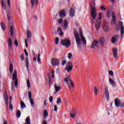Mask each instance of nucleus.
<instances>
[{"mask_svg":"<svg viewBox=\"0 0 124 124\" xmlns=\"http://www.w3.org/2000/svg\"><path fill=\"white\" fill-rule=\"evenodd\" d=\"M16 116L17 118H20L21 117V110H17L16 111Z\"/></svg>","mask_w":124,"mask_h":124,"instance_id":"32","label":"nucleus"},{"mask_svg":"<svg viewBox=\"0 0 124 124\" xmlns=\"http://www.w3.org/2000/svg\"><path fill=\"white\" fill-rule=\"evenodd\" d=\"M0 26H1L3 31H5V25H4V23L2 22H1Z\"/></svg>","mask_w":124,"mask_h":124,"instance_id":"36","label":"nucleus"},{"mask_svg":"<svg viewBox=\"0 0 124 124\" xmlns=\"http://www.w3.org/2000/svg\"><path fill=\"white\" fill-rule=\"evenodd\" d=\"M57 104H61L62 103V99L61 98H58L57 100Z\"/></svg>","mask_w":124,"mask_h":124,"instance_id":"40","label":"nucleus"},{"mask_svg":"<svg viewBox=\"0 0 124 124\" xmlns=\"http://www.w3.org/2000/svg\"><path fill=\"white\" fill-rule=\"evenodd\" d=\"M68 80H69V81H70V80H71V79H70V78H69V77H68L65 78L64 79V82H66V83H67V82H68Z\"/></svg>","mask_w":124,"mask_h":124,"instance_id":"43","label":"nucleus"},{"mask_svg":"<svg viewBox=\"0 0 124 124\" xmlns=\"http://www.w3.org/2000/svg\"><path fill=\"white\" fill-rule=\"evenodd\" d=\"M12 90L13 91H15V89L14 88V84H13V82L12 83Z\"/></svg>","mask_w":124,"mask_h":124,"instance_id":"58","label":"nucleus"},{"mask_svg":"<svg viewBox=\"0 0 124 124\" xmlns=\"http://www.w3.org/2000/svg\"><path fill=\"white\" fill-rule=\"evenodd\" d=\"M7 16H8V20L9 21V24L10 25H12V22H11V21L10 20H11V18L10 17V16H8V14H7Z\"/></svg>","mask_w":124,"mask_h":124,"instance_id":"41","label":"nucleus"},{"mask_svg":"<svg viewBox=\"0 0 124 124\" xmlns=\"http://www.w3.org/2000/svg\"><path fill=\"white\" fill-rule=\"evenodd\" d=\"M65 68L67 72H70V71L72 70V68H73V63H72V62H68Z\"/></svg>","mask_w":124,"mask_h":124,"instance_id":"5","label":"nucleus"},{"mask_svg":"<svg viewBox=\"0 0 124 124\" xmlns=\"http://www.w3.org/2000/svg\"><path fill=\"white\" fill-rule=\"evenodd\" d=\"M70 116L73 118H74L76 116V111L74 110L72 112L70 113Z\"/></svg>","mask_w":124,"mask_h":124,"instance_id":"27","label":"nucleus"},{"mask_svg":"<svg viewBox=\"0 0 124 124\" xmlns=\"http://www.w3.org/2000/svg\"><path fill=\"white\" fill-rule=\"evenodd\" d=\"M109 83L110 84V85H112V86H113V87H114L115 88H116V82H115L113 79L109 78Z\"/></svg>","mask_w":124,"mask_h":124,"instance_id":"25","label":"nucleus"},{"mask_svg":"<svg viewBox=\"0 0 124 124\" xmlns=\"http://www.w3.org/2000/svg\"><path fill=\"white\" fill-rule=\"evenodd\" d=\"M99 16H100L98 18H97L96 20V22L95 23V26L96 28V30L98 31L99 28H100V23H101V21L100 20L102 19V16H101V14H99Z\"/></svg>","mask_w":124,"mask_h":124,"instance_id":"3","label":"nucleus"},{"mask_svg":"<svg viewBox=\"0 0 124 124\" xmlns=\"http://www.w3.org/2000/svg\"><path fill=\"white\" fill-rule=\"evenodd\" d=\"M93 91L95 93V95H97V93H98V90L97 89V88L96 87V86L94 87Z\"/></svg>","mask_w":124,"mask_h":124,"instance_id":"33","label":"nucleus"},{"mask_svg":"<svg viewBox=\"0 0 124 124\" xmlns=\"http://www.w3.org/2000/svg\"><path fill=\"white\" fill-rule=\"evenodd\" d=\"M95 5V4L94 3V2H91V16L93 19V20L95 19V18L96 17V9L95 8L93 7Z\"/></svg>","mask_w":124,"mask_h":124,"instance_id":"1","label":"nucleus"},{"mask_svg":"<svg viewBox=\"0 0 124 124\" xmlns=\"http://www.w3.org/2000/svg\"><path fill=\"white\" fill-rule=\"evenodd\" d=\"M25 43L26 48H28V43L27 42V40L26 39L25 40Z\"/></svg>","mask_w":124,"mask_h":124,"instance_id":"60","label":"nucleus"},{"mask_svg":"<svg viewBox=\"0 0 124 124\" xmlns=\"http://www.w3.org/2000/svg\"><path fill=\"white\" fill-rule=\"evenodd\" d=\"M49 100L50 103L53 102V96H50L49 97Z\"/></svg>","mask_w":124,"mask_h":124,"instance_id":"52","label":"nucleus"},{"mask_svg":"<svg viewBox=\"0 0 124 124\" xmlns=\"http://www.w3.org/2000/svg\"><path fill=\"white\" fill-rule=\"evenodd\" d=\"M63 25L65 30H66L67 29V26H68V22H67V20H64Z\"/></svg>","mask_w":124,"mask_h":124,"instance_id":"26","label":"nucleus"},{"mask_svg":"<svg viewBox=\"0 0 124 124\" xmlns=\"http://www.w3.org/2000/svg\"><path fill=\"white\" fill-rule=\"evenodd\" d=\"M96 47H98V41L94 40L93 42L92 45L90 46L91 49H94Z\"/></svg>","mask_w":124,"mask_h":124,"instance_id":"10","label":"nucleus"},{"mask_svg":"<svg viewBox=\"0 0 124 124\" xmlns=\"http://www.w3.org/2000/svg\"><path fill=\"white\" fill-rule=\"evenodd\" d=\"M33 62H36V57H34L33 58Z\"/></svg>","mask_w":124,"mask_h":124,"instance_id":"63","label":"nucleus"},{"mask_svg":"<svg viewBox=\"0 0 124 124\" xmlns=\"http://www.w3.org/2000/svg\"><path fill=\"white\" fill-rule=\"evenodd\" d=\"M70 83L71 84V86L72 88H74V83H73V82H72V80L71 79H70Z\"/></svg>","mask_w":124,"mask_h":124,"instance_id":"46","label":"nucleus"},{"mask_svg":"<svg viewBox=\"0 0 124 124\" xmlns=\"http://www.w3.org/2000/svg\"><path fill=\"white\" fill-rule=\"evenodd\" d=\"M105 95L107 100H109L110 98L109 97V90L108 88H106L105 90Z\"/></svg>","mask_w":124,"mask_h":124,"instance_id":"15","label":"nucleus"},{"mask_svg":"<svg viewBox=\"0 0 124 124\" xmlns=\"http://www.w3.org/2000/svg\"><path fill=\"white\" fill-rule=\"evenodd\" d=\"M9 69H10V72H11V73L12 72H13V65L12 64H10Z\"/></svg>","mask_w":124,"mask_h":124,"instance_id":"37","label":"nucleus"},{"mask_svg":"<svg viewBox=\"0 0 124 124\" xmlns=\"http://www.w3.org/2000/svg\"><path fill=\"white\" fill-rule=\"evenodd\" d=\"M55 44H56V45L59 44V38L58 37L55 38Z\"/></svg>","mask_w":124,"mask_h":124,"instance_id":"45","label":"nucleus"},{"mask_svg":"<svg viewBox=\"0 0 124 124\" xmlns=\"http://www.w3.org/2000/svg\"><path fill=\"white\" fill-rule=\"evenodd\" d=\"M108 74L109 75H110V76H112V78H114V73L113 72V71H109L108 72Z\"/></svg>","mask_w":124,"mask_h":124,"instance_id":"38","label":"nucleus"},{"mask_svg":"<svg viewBox=\"0 0 124 124\" xmlns=\"http://www.w3.org/2000/svg\"><path fill=\"white\" fill-rule=\"evenodd\" d=\"M74 35L75 36V39L78 48H81V39L79 37V35L78 34V33H77V31H74Z\"/></svg>","mask_w":124,"mask_h":124,"instance_id":"2","label":"nucleus"},{"mask_svg":"<svg viewBox=\"0 0 124 124\" xmlns=\"http://www.w3.org/2000/svg\"><path fill=\"white\" fill-rule=\"evenodd\" d=\"M79 33L80 34L81 40L83 42V44L86 45V44H87V41L86 40V38H85V37L83 36V33H82V31H80Z\"/></svg>","mask_w":124,"mask_h":124,"instance_id":"17","label":"nucleus"},{"mask_svg":"<svg viewBox=\"0 0 124 124\" xmlns=\"http://www.w3.org/2000/svg\"><path fill=\"white\" fill-rule=\"evenodd\" d=\"M48 117V111H47V110H44L43 112V119L44 120H45L47 119V117Z\"/></svg>","mask_w":124,"mask_h":124,"instance_id":"23","label":"nucleus"},{"mask_svg":"<svg viewBox=\"0 0 124 124\" xmlns=\"http://www.w3.org/2000/svg\"><path fill=\"white\" fill-rule=\"evenodd\" d=\"M1 5L4 9H5L6 8V4L5 3V1L1 2Z\"/></svg>","mask_w":124,"mask_h":124,"instance_id":"35","label":"nucleus"},{"mask_svg":"<svg viewBox=\"0 0 124 124\" xmlns=\"http://www.w3.org/2000/svg\"><path fill=\"white\" fill-rule=\"evenodd\" d=\"M41 61V59H40V53H39L38 54V57H37L38 62H40Z\"/></svg>","mask_w":124,"mask_h":124,"instance_id":"44","label":"nucleus"},{"mask_svg":"<svg viewBox=\"0 0 124 124\" xmlns=\"http://www.w3.org/2000/svg\"><path fill=\"white\" fill-rule=\"evenodd\" d=\"M62 19L60 18L58 20V23L59 24H62Z\"/></svg>","mask_w":124,"mask_h":124,"instance_id":"54","label":"nucleus"},{"mask_svg":"<svg viewBox=\"0 0 124 124\" xmlns=\"http://www.w3.org/2000/svg\"><path fill=\"white\" fill-rule=\"evenodd\" d=\"M104 26H108L107 20H104Z\"/></svg>","mask_w":124,"mask_h":124,"instance_id":"59","label":"nucleus"},{"mask_svg":"<svg viewBox=\"0 0 124 124\" xmlns=\"http://www.w3.org/2000/svg\"><path fill=\"white\" fill-rule=\"evenodd\" d=\"M101 10L102 11H105L106 10V7H104V6H102L101 7Z\"/></svg>","mask_w":124,"mask_h":124,"instance_id":"48","label":"nucleus"},{"mask_svg":"<svg viewBox=\"0 0 124 124\" xmlns=\"http://www.w3.org/2000/svg\"><path fill=\"white\" fill-rule=\"evenodd\" d=\"M27 87L28 89H30L31 88V83L30 82V79H27Z\"/></svg>","mask_w":124,"mask_h":124,"instance_id":"42","label":"nucleus"},{"mask_svg":"<svg viewBox=\"0 0 124 124\" xmlns=\"http://www.w3.org/2000/svg\"><path fill=\"white\" fill-rule=\"evenodd\" d=\"M14 44L16 46V47H18V41L17 40H16L15 42H14Z\"/></svg>","mask_w":124,"mask_h":124,"instance_id":"50","label":"nucleus"},{"mask_svg":"<svg viewBox=\"0 0 124 124\" xmlns=\"http://www.w3.org/2000/svg\"><path fill=\"white\" fill-rule=\"evenodd\" d=\"M54 89H55L56 92H58L61 89H62V87L57 86V84H54Z\"/></svg>","mask_w":124,"mask_h":124,"instance_id":"29","label":"nucleus"},{"mask_svg":"<svg viewBox=\"0 0 124 124\" xmlns=\"http://www.w3.org/2000/svg\"><path fill=\"white\" fill-rule=\"evenodd\" d=\"M59 63H60L59 60L57 59H52V61H51V64L52 65H55V66H57V65H59Z\"/></svg>","mask_w":124,"mask_h":124,"instance_id":"12","label":"nucleus"},{"mask_svg":"<svg viewBox=\"0 0 124 124\" xmlns=\"http://www.w3.org/2000/svg\"><path fill=\"white\" fill-rule=\"evenodd\" d=\"M118 28L120 29L121 31V34H124V23L123 22H119L118 24Z\"/></svg>","mask_w":124,"mask_h":124,"instance_id":"9","label":"nucleus"},{"mask_svg":"<svg viewBox=\"0 0 124 124\" xmlns=\"http://www.w3.org/2000/svg\"><path fill=\"white\" fill-rule=\"evenodd\" d=\"M31 2L32 7H34V2L36 5H37L39 3L38 0H31Z\"/></svg>","mask_w":124,"mask_h":124,"instance_id":"20","label":"nucleus"},{"mask_svg":"<svg viewBox=\"0 0 124 124\" xmlns=\"http://www.w3.org/2000/svg\"><path fill=\"white\" fill-rule=\"evenodd\" d=\"M54 111H55V112L58 111V108H57V106H54Z\"/></svg>","mask_w":124,"mask_h":124,"instance_id":"61","label":"nucleus"},{"mask_svg":"<svg viewBox=\"0 0 124 124\" xmlns=\"http://www.w3.org/2000/svg\"><path fill=\"white\" fill-rule=\"evenodd\" d=\"M20 60H21L22 61H24V60H25V58H24V55L23 54H22L20 57Z\"/></svg>","mask_w":124,"mask_h":124,"instance_id":"56","label":"nucleus"},{"mask_svg":"<svg viewBox=\"0 0 124 124\" xmlns=\"http://www.w3.org/2000/svg\"><path fill=\"white\" fill-rule=\"evenodd\" d=\"M115 15V13H114V12H113V11H112V10H108L107 12V16L108 17V18H110V17H111V16Z\"/></svg>","mask_w":124,"mask_h":124,"instance_id":"11","label":"nucleus"},{"mask_svg":"<svg viewBox=\"0 0 124 124\" xmlns=\"http://www.w3.org/2000/svg\"><path fill=\"white\" fill-rule=\"evenodd\" d=\"M74 14H75L74 10L72 8H71V11H70V16L71 17H73V16H74Z\"/></svg>","mask_w":124,"mask_h":124,"instance_id":"30","label":"nucleus"},{"mask_svg":"<svg viewBox=\"0 0 124 124\" xmlns=\"http://www.w3.org/2000/svg\"><path fill=\"white\" fill-rule=\"evenodd\" d=\"M9 100H10L9 103H10V104H11V103H12L11 100H12V97H11L9 98Z\"/></svg>","mask_w":124,"mask_h":124,"instance_id":"62","label":"nucleus"},{"mask_svg":"<svg viewBox=\"0 0 124 124\" xmlns=\"http://www.w3.org/2000/svg\"><path fill=\"white\" fill-rule=\"evenodd\" d=\"M112 52L114 57L117 58L118 57V48H114Z\"/></svg>","mask_w":124,"mask_h":124,"instance_id":"22","label":"nucleus"},{"mask_svg":"<svg viewBox=\"0 0 124 124\" xmlns=\"http://www.w3.org/2000/svg\"><path fill=\"white\" fill-rule=\"evenodd\" d=\"M26 65L27 68H29V61L28 60V59L26 60Z\"/></svg>","mask_w":124,"mask_h":124,"instance_id":"47","label":"nucleus"},{"mask_svg":"<svg viewBox=\"0 0 124 124\" xmlns=\"http://www.w3.org/2000/svg\"><path fill=\"white\" fill-rule=\"evenodd\" d=\"M116 23H117V18H116V16L115 15H113L112 21H111V25H116Z\"/></svg>","mask_w":124,"mask_h":124,"instance_id":"21","label":"nucleus"},{"mask_svg":"<svg viewBox=\"0 0 124 124\" xmlns=\"http://www.w3.org/2000/svg\"><path fill=\"white\" fill-rule=\"evenodd\" d=\"M43 124H47V122H46V121H44L43 122Z\"/></svg>","mask_w":124,"mask_h":124,"instance_id":"64","label":"nucleus"},{"mask_svg":"<svg viewBox=\"0 0 124 124\" xmlns=\"http://www.w3.org/2000/svg\"><path fill=\"white\" fill-rule=\"evenodd\" d=\"M103 29L105 31V32H108V31H109V26L108 25H104L103 27Z\"/></svg>","mask_w":124,"mask_h":124,"instance_id":"24","label":"nucleus"},{"mask_svg":"<svg viewBox=\"0 0 124 124\" xmlns=\"http://www.w3.org/2000/svg\"><path fill=\"white\" fill-rule=\"evenodd\" d=\"M58 31H61L59 33V35H60V36H62V35H63V32L62 31V29L61 28H59L58 29Z\"/></svg>","mask_w":124,"mask_h":124,"instance_id":"39","label":"nucleus"},{"mask_svg":"<svg viewBox=\"0 0 124 124\" xmlns=\"http://www.w3.org/2000/svg\"><path fill=\"white\" fill-rule=\"evenodd\" d=\"M27 38H30L31 37V32L29 30L27 31Z\"/></svg>","mask_w":124,"mask_h":124,"instance_id":"31","label":"nucleus"},{"mask_svg":"<svg viewBox=\"0 0 124 124\" xmlns=\"http://www.w3.org/2000/svg\"><path fill=\"white\" fill-rule=\"evenodd\" d=\"M8 45L9 50H11V48H12V40H11V38H9Z\"/></svg>","mask_w":124,"mask_h":124,"instance_id":"19","label":"nucleus"},{"mask_svg":"<svg viewBox=\"0 0 124 124\" xmlns=\"http://www.w3.org/2000/svg\"><path fill=\"white\" fill-rule=\"evenodd\" d=\"M99 43H100L101 46H104L105 44V38L104 37H102L100 38L99 40Z\"/></svg>","mask_w":124,"mask_h":124,"instance_id":"18","label":"nucleus"},{"mask_svg":"<svg viewBox=\"0 0 124 124\" xmlns=\"http://www.w3.org/2000/svg\"><path fill=\"white\" fill-rule=\"evenodd\" d=\"M118 39H119V36L118 35H115L111 39V43L113 44L116 43L118 41Z\"/></svg>","mask_w":124,"mask_h":124,"instance_id":"16","label":"nucleus"},{"mask_svg":"<svg viewBox=\"0 0 124 124\" xmlns=\"http://www.w3.org/2000/svg\"><path fill=\"white\" fill-rule=\"evenodd\" d=\"M59 15L61 18H63V17H65L66 15V13H65V10L63 9L60 11Z\"/></svg>","mask_w":124,"mask_h":124,"instance_id":"14","label":"nucleus"},{"mask_svg":"<svg viewBox=\"0 0 124 124\" xmlns=\"http://www.w3.org/2000/svg\"><path fill=\"white\" fill-rule=\"evenodd\" d=\"M24 52L26 55V56H29V53H28V51H27V49H24Z\"/></svg>","mask_w":124,"mask_h":124,"instance_id":"57","label":"nucleus"},{"mask_svg":"<svg viewBox=\"0 0 124 124\" xmlns=\"http://www.w3.org/2000/svg\"><path fill=\"white\" fill-rule=\"evenodd\" d=\"M28 97L30 101V103L32 107H33L34 105V102H33V99L31 98V91H29L28 92Z\"/></svg>","mask_w":124,"mask_h":124,"instance_id":"7","label":"nucleus"},{"mask_svg":"<svg viewBox=\"0 0 124 124\" xmlns=\"http://www.w3.org/2000/svg\"><path fill=\"white\" fill-rule=\"evenodd\" d=\"M66 64V60H63L62 62V65H64V64Z\"/></svg>","mask_w":124,"mask_h":124,"instance_id":"49","label":"nucleus"},{"mask_svg":"<svg viewBox=\"0 0 124 124\" xmlns=\"http://www.w3.org/2000/svg\"><path fill=\"white\" fill-rule=\"evenodd\" d=\"M13 80L15 81V85L16 88L18 87V79H17V72L14 71V74L13 75Z\"/></svg>","mask_w":124,"mask_h":124,"instance_id":"6","label":"nucleus"},{"mask_svg":"<svg viewBox=\"0 0 124 124\" xmlns=\"http://www.w3.org/2000/svg\"><path fill=\"white\" fill-rule=\"evenodd\" d=\"M61 44L63 46H65L66 48H68L70 46V41L68 39L61 40L60 42Z\"/></svg>","mask_w":124,"mask_h":124,"instance_id":"4","label":"nucleus"},{"mask_svg":"<svg viewBox=\"0 0 124 124\" xmlns=\"http://www.w3.org/2000/svg\"><path fill=\"white\" fill-rule=\"evenodd\" d=\"M10 31L11 36H13V35H14V31H13V26L12 25L10 26Z\"/></svg>","mask_w":124,"mask_h":124,"instance_id":"28","label":"nucleus"},{"mask_svg":"<svg viewBox=\"0 0 124 124\" xmlns=\"http://www.w3.org/2000/svg\"><path fill=\"white\" fill-rule=\"evenodd\" d=\"M68 59H71L72 58V54L71 53H69L68 55Z\"/></svg>","mask_w":124,"mask_h":124,"instance_id":"51","label":"nucleus"},{"mask_svg":"<svg viewBox=\"0 0 124 124\" xmlns=\"http://www.w3.org/2000/svg\"><path fill=\"white\" fill-rule=\"evenodd\" d=\"M20 106H21V109H24V108H26V105L25 104V103H24V102H21Z\"/></svg>","mask_w":124,"mask_h":124,"instance_id":"34","label":"nucleus"},{"mask_svg":"<svg viewBox=\"0 0 124 124\" xmlns=\"http://www.w3.org/2000/svg\"><path fill=\"white\" fill-rule=\"evenodd\" d=\"M3 99L5 101V104L7 106H8V95H7V91H5Z\"/></svg>","mask_w":124,"mask_h":124,"instance_id":"8","label":"nucleus"},{"mask_svg":"<svg viewBox=\"0 0 124 124\" xmlns=\"http://www.w3.org/2000/svg\"><path fill=\"white\" fill-rule=\"evenodd\" d=\"M115 105L116 107H120L121 106V100L118 98H116L114 100Z\"/></svg>","mask_w":124,"mask_h":124,"instance_id":"13","label":"nucleus"},{"mask_svg":"<svg viewBox=\"0 0 124 124\" xmlns=\"http://www.w3.org/2000/svg\"><path fill=\"white\" fill-rule=\"evenodd\" d=\"M8 7H10V0H7Z\"/></svg>","mask_w":124,"mask_h":124,"instance_id":"55","label":"nucleus"},{"mask_svg":"<svg viewBox=\"0 0 124 124\" xmlns=\"http://www.w3.org/2000/svg\"><path fill=\"white\" fill-rule=\"evenodd\" d=\"M9 108L10 110H13V106L12 105V104H10Z\"/></svg>","mask_w":124,"mask_h":124,"instance_id":"53","label":"nucleus"}]
</instances>
